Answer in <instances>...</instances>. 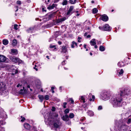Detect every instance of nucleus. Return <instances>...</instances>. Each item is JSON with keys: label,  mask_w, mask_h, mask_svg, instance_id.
Returning a JSON list of instances; mask_svg holds the SVG:
<instances>
[{"label": "nucleus", "mask_w": 131, "mask_h": 131, "mask_svg": "<svg viewBox=\"0 0 131 131\" xmlns=\"http://www.w3.org/2000/svg\"><path fill=\"white\" fill-rule=\"evenodd\" d=\"M120 95H118V96L113 97L111 100V102L114 107L119 106H121V101L122 99L121 96L125 95H127L129 94L130 91L129 89H125L123 91H121Z\"/></svg>", "instance_id": "f257e3e1"}, {"label": "nucleus", "mask_w": 131, "mask_h": 131, "mask_svg": "<svg viewBox=\"0 0 131 131\" xmlns=\"http://www.w3.org/2000/svg\"><path fill=\"white\" fill-rule=\"evenodd\" d=\"M9 59L15 63H20L22 61L18 58L15 57H10Z\"/></svg>", "instance_id": "f03ea898"}, {"label": "nucleus", "mask_w": 131, "mask_h": 131, "mask_svg": "<svg viewBox=\"0 0 131 131\" xmlns=\"http://www.w3.org/2000/svg\"><path fill=\"white\" fill-rule=\"evenodd\" d=\"M110 95L111 94L110 92H104L102 95V96L103 100H107L108 99Z\"/></svg>", "instance_id": "7ed1b4c3"}, {"label": "nucleus", "mask_w": 131, "mask_h": 131, "mask_svg": "<svg viewBox=\"0 0 131 131\" xmlns=\"http://www.w3.org/2000/svg\"><path fill=\"white\" fill-rule=\"evenodd\" d=\"M74 8V6H70L67 13L66 15L68 16H70L73 13L72 11Z\"/></svg>", "instance_id": "20e7f679"}, {"label": "nucleus", "mask_w": 131, "mask_h": 131, "mask_svg": "<svg viewBox=\"0 0 131 131\" xmlns=\"http://www.w3.org/2000/svg\"><path fill=\"white\" fill-rule=\"evenodd\" d=\"M68 47V45H66L65 46H63L61 49V52L64 53H66L67 52V48Z\"/></svg>", "instance_id": "39448f33"}, {"label": "nucleus", "mask_w": 131, "mask_h": 131, "mask_svg": "<svg viewBox=\"0 0 131 131\" xmlns=\"http://www.w3.org/2000/svg\"><path fill=\"white\" fill-rule=\"evenodd\" d=\"M100 18L102 19V20L104 21H106L108 20V17L105 15H103L101 17H100Z\"/></svg>", "instance_id": "423d86ee"}, {"label": "nucleus", "mask_w": 131, "mask_h": 131, "mask_svg": "<svg viewBox=\"0 0 131 131\" xmlns=\"http://www.w3.org/2000/svg\"><path fill=\"white\" fill-rule=\"evenodd\" d=\"M18 53V51L16 49H11L10 53L13 55H16Z\"/></svg>", "instance_id": "0eeeda50"}, {"label": "nucleus", "mask_w": 131, "mask_h": 131, "mask_svg": "<svg viewBox=\"0 0 131 131\" xmlns=\"http://www.w3.org/2000/svg\"><path fill=\"white\" fill-rule=\"evenodd\" d=\"M103 29L105 31H110L111 29L108 25L106 24L104 26Z\"/></svg>", "instance_id": "6e6552de"}, {"label": "nucleus", "mask_w": 131, "mask_h": 131, "mask_svg": "<svg viewBox=\"0 0 131 131\" xmlns=\"http://www.w3.org/2000/svg\"><path fill=\"white\" fill-rule=\"evenodd\" d=\"M6 57L4 56L0 55V62H4L6 60Z\"/></svg>", "instance_id": "1a4fd4ad"}, {"label": "nucleus", "mask_w": 131, "mask_h": 131, "mask_svg": "<svg viewBox=\"0 0 131 131\" xmlns=\"http://www.w3.org/2000/svg\"><path fill=\"white\" fill-rule=\"evenodd\" d=\"M63 120L65 121H68L69 120V117L67 114H66L64 116H63L62 117Z\"/></svg>", "instance_id": "9d476101"}, {"label": "nucleus", "mask_w": 131, "mask_h": 131, "mask_svg": "<svg viewBox=\"0 0 131 131\" xmlns=\"http://www.w3.org/2000/svg\"><path fill=\"white\" fill-rule=\"evenodd\" d=\"M66 19V17H64L61 18L57 20V23H59L65 20Z\"/></svg>", "instance_id": "9b49d317"}, {"label": "nucleus", "mask_w": 131, "mask_h": 131, "mask_svg": "<svg viewBox=\"0 0 131 131\" xmlns=\"http://www.w3.org/2000/svg\"><path fill=\"white\" fill-rule=\"evenodd\" d=\"M95 40L94 39H93L91 40L90 42V43L91 45L94 46L96 45V43L95 41Z\"/></svg>", "instance_id": "f8f14e48"}, {"label": "nucleus", "mask_w": 131, "mask_h": 131, "mask_svg": "<svg viewBox=\"0 0 131 131\" xmlns=\"http://www.w3.org/2000/svg\"><path fill=\"white\" fill-rule=\"evenodd\" d=\"M24 126L25 128L27 129H29L30 128V125L27 123H25L24 124Z\"/></svg>", "instance_id": "ddd939ff"}, {"label": "nucleus", "mask_w": 131, "mask_h": 131, "mask_svg": "<svg viewBox=\"0 0 131 131\" xmlns=\"http://www.w3.org/2000/svg\"><path fill=\"white\" fill-rule=\"evenodd\" d=\"M5 85L2 82H0V90H2L4 89Z\"/></svg>", "instance_id": "4468645a"}, {"label": "nucleus", "mask_w": 131, "mask_h": 131, "mask_svg": "<svg viewBox=\"0 0 131 131\" xmlns=\"http://www.w3.org/2000/svg\"><path fill=\"white\" fill-rule=\"evenodd\" d=\"M54 126V127L56 128H58L59 127L60 125L59 123L58 122H57L56 123H54L53 124Z\"/></svg>", "instance_id": "2eb2a0df"}, {"label": "nucleus", "mask_w": 131, "mask_h": 131, "mask_svg": "<svg viewBox=\"0 0 131 131\" xmlns=\"http://www.w3.org/2000/svg\"><path fill=\"white\" fill-rule=\"evenodd\" d=\"M3 43L4 45H7L8 43V41L7 40L5 39L3 40Z\"/></svg>", "instance_id": "dca6fc26"}, {"label": "nucleus", "mask_w": 131, "mask_h": 131, "mask_svg": "<svg viewBox=\"0 0 131 131\" xmlns=\"http://www.w3.org/2000/svg\"><path fill=\"white\" fill-rule=\"evenodd\" d=\"M34 30V28L32 27L30 28L27 30V31L29 33L32 32Z\"/></svg>", "instance_id": "f3484780"}, {"label": "nucleus", "mask_w": 131, "mask_h": 131, "mask_svg": "<svg viewBox=\"0 0 131 131\" xmlns=\"http://www.w3.org/2000/svg\"><path fill=\"white\" fill-rule=\"evenodd\" d=\"M17 43V40L15 39H14L13 40L12 45L14 46H15L16 45Z\"/></svg>", "instance_id": "a211bd4d"}, {"label": "nucleus", "mask_w": 131, "mask_h": 131, "mask_svg": "<svg viewBox=\"0 0 131 131\" xmlns=\"http://www.w3.org/2000/svg\"><path fill=\"white\" fill-rule=\"evenodd\" d=\"M38 97L40 100L41 102H42L43 100L44 99V97L43 96V95H39Z\"/></svg>", "instance_id": "6ab92c4d"}, {"label": "nucleus", "mask_w": 131, "mask_h": 131, "mask_svg": "<svg viewBox=\"0 0 131 131\" xmlns=\"http://www.w3.org/2000/svg\"><path fill=\"white\" fill-rule=\"evenodd\" d=\"M74 45H75L76 46H77V43L75 42L74 41H73L72 42V44H71V48H73L74 47Z\"/></svg>", "instance_id": "aec40b11"}, {"label": "nucleus", "mask_w": 131, "mask_h": 131, "mask_svg": "<svg viewBox=\"0 0 131 131\" xmlns=\"http://www.w3.org/2000/svg\"><path fill=\"white\" fill-rule=\"evenodd\" d=\"M23 89H21L20 90V91H21L20 92V93L22 94H23L25 93V92L26 91L25 90H24L25 88L24 87H23Z\"/></svg>", "instance_id": "412c9836"}, {"label": "nucleus", "mask_w": 131, "mask_h": 131, "mask_svg": "<svg viewBox=\"0 0 131 131\" xmlns=\"http://www.w3.org/2000/svg\"><path fill=\"white\" fill-rule=\"evenodd\" d=\"M99 49L101 51H103L104 50V48L102 46H100V47Z\"/></svg>", "instance_id": "4be33fe9"}, {"label": "nucleus", "mask_w": 131, "mask_h": 131, "mask_svg": "<svg viewBox=\"0 0 131 131\" xmlns=\"http://www.w3.org/2000/svg\"><path fill=\"white\" fill-rule=\"evenodd\" d=\"M124 72V71L122 69H121L120 71L118 72V75L119 76L121 75Z\"/></svg>", "instance_id": "5701e85b"}, {"label": "nucleus", "mask_w": 131, "mask_h": 131, "mask_svg": "<svg viewBox=\"0 0 131 131\" xmlns=\"http://www.w3.org/2000/svg\"><path fill=\"white\" fill-rule=\"evenodd\" d=\"M76 0H69V2L70 3L72 4H74L76 3Z\"/></svg>", "instance_id": "b1692460"}, {"label": "nucleus", "mask_w": 131, "mask_h": 131, "mask_svg": "<svg viewBox=\"0 0 131 131\" xmlns=\"http://www.w3.org/2000/svg\"><path fill=\"white\" fill-rule=\"evenodd\" d=\"M74 116V114L73 113H70L69 116V117L71 118H73Z\"/></svg>", "instance_id": "393cba45"}, {"label": "nucleus", "mask_w": 131, "mask_h": 131, "mask_svg": "<svg viewBox=\"0 0 131 131\" xmlns=\"http://www.w3.org/2000/svg\"><path fill=\"white\" fill-rule=\"evenodd\" d=\"M98 11L97 9L96 8H94L93 9L92 12L94 14L96 13Z\"/></svg>", "instance_id": "a878e982"}, {"label": "nucleus", "mask_w": 131, "mask_h": 131, "mask_svg": "<svg viewBox=\"0 0 131 131\" xmlns=\"http://www.w3.org/2000/svg\"><path fill=\"white\" fill-rule=\"evenodd\" d=\"M68 3V1L66 0H65L62 3V4L63 5H66Z\"/></svg>", "instance_id": "bb28decb"}, {"label": "nucleus", "mask_w": 131, "mask_h": 131, "mask_svg": "<svg viewBox=\"0 0 131 131\" xmlns=\"http://www.w3.org/2000/svg\"><path fill=\"white\" fill-rule=\"evenodd\" d=\"M92 99L90 98L89 99V100L90 101H94V99H95V96L94 95H92Z\"/></svg>", "instance_id": "cd10ccee"}, {"label": "nucleus", "mask_w": 131, "mask_h": 131, "mask_svg": "<svg viewBox=\"0 0 131 131\" xmlns=\"http://www.w3.org/2000/svg\"><path fill=\"white\" fill-rule=\"evenodd\" d=\"M69 110L68 109H66L64 111V113L66 114L68 113L69 112Z\"/></svg>", "instance_id": "c85d7f7f"}, {"label": "nucleus", "mask_w": 131, "mask_h": 131, "mask_svg": "<svg viewBox=\"0 0 131 131\" xmlns=\"http://www.w3.org/2000/svg\"><path fill=\"white\" fill-rule=\"evenodd\" d=\"M69 101L71 102L70 103L71 104H73L74 102V101L71 98H70L69 99Z\"/></svg>", "instance_id": "c756f323"}, {"label": "nucleus", "mask_w": 131, "mask_h": 131, "mask_svg": "<svg viewBox=\"0 0 131 131\" xmlns=\"http://www.w3.org/2000/svg\"><path fill=\"white\" fill-rule=\"evenodd\" d=\"M47 9H53V7H52V5L51 6H49L47 7Z\"/></svg>", "instance_id": "7c9ffc66"}, {"label": "nucleus", "mask_w": 131, "mask_h": 131, "mask_svg": "<svg viewBox=\"0 0 131 131\" xmlns=\"http://www.w3.org/2000/svg\"><path fill=\"white\" fill-rule=\"evenodd\" d=\"M18 26L16 24H15L14 25V29H15L16 30H17L18 29V28L17 27H18Z\"/></svg>", "instance_id": "2f4dec72"}, {"label": "nucleus", "mask_w": 131, "mask_h": 131, "mask_svg": "<svg viewBox=\"0 0 131 131\" xmlns=\"http://www.w3.org/2000/svg\"><path fill=\"white\" fill-rule=\"evenodd\" d=\"M49 97V96L48 95H46L45 96V99L46 100H48Z\"/></svg>", "instance_id": "473e14b6"}, {"label": "nucleus", "mask_w": 131, "mask_h": 131, "mask_svg": "<svg viewBox=\"0 0 131 131\" xmlns=\"http://www.w3.org/2000/svg\"><path fill=\"white\" fill-rule=\"evenodd\" d=\"M21 117L22 118V119L21 120V122H23L26 119L25 117H23L22 116H21Z\"/></svg>", "instance_id": "72a5a7b5"}, {"label": "nucleus", "mask_w": 131, "mask_h": 131, "mask_svg": "<svg viewBox=\"0 0 131 131\" xmlns=\"http://www.w3.org/2000/svg\"><path fill=\"white\" fill-rule=\"evenodd\" d=\"M81 99L83 101V103L85 102V100L84 97L83 96H81Z\"/></svg>", "instance_id": "f704fd0d"}, {"label": "nucleus", "mask_w": 131, "mask_h": 131, "mask_svg": "<svg viewBox=\"0 0 131 131\" xmlns=\"http://www.w3.org/2000/svg\"><path fill=\"white\" fill-rule=\"evenodd\" d=\"M131 122V118H129L128 119V121L127 122V123L129 124Z\"/></svg>", "instance_id": "c9c22d12"}, {"label": "nucleus", "mask_w": 131, "mask_h": 131, "mask_svg": "<svg viewBox=\"0 0 131 131\" xmlns=\"http://www.w3.org/2000/svg\"><path fill=\"white\" fill-rule=\"evenodd\" d=\"M67 104V103L66 102H64L63 103V107L64 108H65L66 107V105Z\"/></svg>", "instance_id": "e433bc0d"}, {"label": "nucleus", "mask_w": 131, "mask_h": 131, "mask_svg": "<svg viewBox=\"0 0 131 131\" xmlns=\"http://www.w3.org/2000/svg\"><path fill=\"white\" fill-rule=\"evenodd\" d=\"M52 7H53L54 8V7H56L57 6V5L56 4H53L52 5Z\"/></svg>", "instance_id": "4c0bfd02"}, {"label": "nucleus", "mask_w": 131, "mask_h": 131, "mask_svg": "<svg viewBox=\"0 0 131 131\" xmlns=\"http://www.w3.org/2000/svg\"><path fill=\"white\" fill-rule=\"evenodd\" d=\"M81 39V38L80 37H78V42H80L81 41L80 40V39Z\"/></svg>", "instance_id": "58836bf2"}, {"label": "nucleus", "mask_w": 131, "mask_h": 131, "mask_svg": "<svg viewBox=\"0 0 131 131\" xmlns=\"http://www.w3.org/2000/svg\"><path fill=\"white\" fill-rule=\"evenodd\" d=\"M17 3L18 4L20 5L21 4V2L19 1H18L17 2Z\"/></svg>", "instance_id": "ea45409f"}, {"label": "nucleus", "mask_w": 131, "mask_h": 131, "mask_svg": "<svg viewBox=\"0 0 131 131\" xmlns=\"http://www.w3.org/2000/svg\"><path fill=\"white\" fill-rule=\"evenodd\" d=\"M56 108L54 107H52V111H54L55 110Z\"/></svg>", "instance_id": "a19ab883"}, {"label": "nucleus", "mask_w": 131, "mask_h": 131, "mask_svg": "<svg viewBox=\"0 0 131 131\" xmlns=\"http://www.w3.org/2000/svg\"><path fill=\"white\" fill-rule=\"evenodd\" d=\"M102 106H100L98 108V110H101L102 109Z\"/></svg>", "instance_id": "79ce46f5"}, {"label": "nucleus", "mask_w": 131, "mask_h": 131, "mask_svg": "<svg viewBox=\"0 0 131 131\" xmlns=\"http://www.w3.org/2000/svg\"><path fill=\"white\" fill-rule=\"evenodd\" d=\"M56 46L55 45H51L50 46V48H55V47Z\"/></svg>", "instance_id": "37998d69"}, {"label": "nucleus", "mask_w": 131, "mask_h": 131, "mask_svg": "<svg viewBox=\"0 0 131 131\" xmlns=\"http://www.w3.org/2000/svg\"><path fill=\"white\" fill-rule=\"evenodd\" d=\"M58 44L59 45H61L62 43L60 41H58Z\"/></svg>", "instance_id": "c03bdc74"}, {"label": "nucleus", "mask_w": 131, "mask_h": 131, "mask_svg": "<svg viewBox=\"0 0 131 131\" xmlns=\"http://www.w3.org/2000/svg\"><path fill=\"white\" fill-rule=\"evenodd\" d=\"M21 85H20L19 84H18L16 86L17 87H19V86H21Z\"/></svg>", "instance_id": "a18cd8bd"}, {"label": "nucleus", "mask_w": 131, "mask_h": 131, "mask_svg": "<svg viewBox=\"0 0 131 131\" xmlns=\"http://www.w3.org/2000/svg\"><path fill=\"white\" fill-rule=\"evenodd\" d=\"M88 34V33L87 32H86L85 33L84 35L85 36H86Z\"/></svg>", "instance_id": "49530a36"}, {"label": "nucleus", "mask_w": 131, "mask_h": 131, "mask_svg": "<svg viewBox=\"0 0 131 131\" xmlns=\"http://www.w3.org/2000/svg\"><path fill=\"white\" fill-rule=\"evenodd\" d=\"M91 37V35H88L87 36L88 38H89Z\"/></svg>", "instance_id": "de8ad7c7"}, {"label": "nucleus", "mask_w": 131, "mask_h": 131, "mask_svg": "<svg viewBox=\"0 0 131 131\" xmlns=\"http://www.w3.org/2000/svg\"><path fill=\"white\" fill-rule=\"evenodd\" d=\"M65 61H66V60H64L62 62V63L63 64H65V63H64Z\"/></svg>", "instance_id": "09e8293b"}, {"label": "nucleus", "mask_w": 131, "mask_h": 131, "mask_svg": "<svg viewBox=\"0 0 131 131\" xmlns=\"http://www.w3.org/2000/svg\"><path fill=\"white\" fill-rule=\"evenodd\" d=\"M54 87H52L51 88V90H53L54 89Z\"/></svg>", "instance_id": "8fccbe9b"}, {"label": "nucleus", "mask_w": 131, "mask_h": 131, "mask_svg": "<svg viewBox=\"0 0 131 131\" xmlns=\"http://www.w3.org/2000/svg\"><path fill=\"white\" fill-rule=\"evenodd\" d=\"M94 48H95V49H96L97 48V45H95L94 46Z\"/></svg>", "instance_id": "3c124183"}, {"label": "nucleus", "mask_w": 131, "mask_h": 131, "mask_svg": "<svg viewBox=\"0 0 131 131\" xmlns=\"http://www.w3.org/2000/svg\"><path fill=\"white\" fill-rule=\"evenodd\" d=\"M101 42L100 41H98L97 42V43L98 44H101Z\"/></svg>", "instance_id": "603ef678"}, {"label": "nucleus", "mask_w": 131, "mask_h": 131, "mask_svg": "<svg viewBox=\"0 0 131 131\" xmlns=\"http://www.w3.org/2000/svg\"><path fill=\"white\" fill-rule=\"evenodd\" d=\"M34 69H35L36 70V71H37L38 70V69H37V68H35V67H34Z\"/></svg>", "instance_id": "864d4df0"}, {"label": "nucleus", "mask_w": 131, "mask_h": 131, "mask_svg": "<svg viewBox=\"0 0 131 131\" xmlns=\"http://www.w3.org/2000/svg\"><path fill=\"white\" fill-rule=\"evenodd\" d=\"M52 93H54V91L53 90H52Z\"/></svg>", "instance_id": "5fc2aeb1"}, {"label": "nucleus", "mask_w": 131, "mask_h": 131, "mask_svg": "<svg viewBox=\"0 0 131 131\" xmlns=\"http://www.w3.org/2000/svg\"><path fill=\"white\" fill-rule=\"evenodd\" d=\"M86 45H84V47L85 48H86Z\"/></svg>", "instance_id": "6e6d98bb"}, {"label": "nucleus", "mask_w": 131, "mask_h": 131, "mask_svg": "<svg viewBox=\"0 0 131 131\" xmlns=\"http://www.w3.org/2000/svg\"><path fill=\"white\" fill-rule=\"evenodd\" d=\"M90 54L91 56H92V53H91V52H90Z\"/></svg>", "instance_id": "4d7b16f0"}, {"label": "nucleus", "mask_w": 131, "mask_h": 131, "mask_svg": "<svg viewBox=\"0 0 131 131\" xmlns=\"http://www.w3.org/2000/svg\"><path fill=\"white\" fill-rule=\"evenodd\" d=\"M84 120V119H81V121H82Z\"/></svg>", "instance_id": "13d9d810"}, {"label": "nucleus", "mask_w": 131, "mask_h": 131, "mask_svg": "<svg viewBox=\"0 0 131 131\" xmlns=\"http://www.w3.org/2000/svg\"><path fill=\"white\" fill-rule=\"evenodd\" d=\"M46 57L48 58V59H49V56H46Z\"/></svg>", "instance_id": "bf43d9fd"}, {"label": "nucleus", "mask_w": 131, "mask_h": 131, "mask_svg": "<svg viewBox=\"0 0 131 131\" xmlns=\"http://www.w3.org/2000/svg\"><path fill=\"white\" fill-rule=\"evenodd\" d=\"M94 2L93 1H91V3H94Z\"/></svg>", "instance_id": "052dcab7"}, {"label": "nucleus", "mask_w": 131, "mask_h": 131, "mask_svg": "<svg viewBox=\"0 0 131 131\" xmlns=\"http://www.w3.org/2000/svg\"><path fill=\"white\" fill-rule=\"evenodd\" d=\"M30 86L29 85H28L27 86V88H30Z\"/></svg>", "instance_id": "680f3d73"}, {"label": "nucleus", "mask_w": 131, "mask_h": 131, "mask_svg": "<svg viewBox=\"0 0 131 131\" xmlns=\"http://www.w3.org/2000/svg\"><path fill=\"white\" fill-rule=\"evenodd\" d=\"M56 50V48H54V50Z\"/></svg>", "instance_id": "e2e57ef3"}, {"label": "nucleus", "mask_w": 131, "mask_h": 131, "mask_svg": "<svg viewBox=\"0 0 131 131\" xmlns=\"http://www.w3.org/2000/svg\"><path fill=\"white\" fill-rule=\"evenodd\" d=\"M81 128L82 129H84V128L83 127H81Z\"/></svg>", "instance_id": "0e129e2a"}, {"label": "nucleus", "mask_w": 131, "mask_h": 131, "mask_svg": "<svg viewBox=\"0 0 131 131\" xmlns=\"http://www.w3.org/2000/svg\"><path fill=\"white\" fill-rule=\"evenodd\" d=\"M2 128V129H3V131H4V128Z\"/></svg>", "instance_id": "69168bd1"}, {"label": "nucleus", "mask_w": 131, "mask_h": 131, "mask_svg": "<svg viewBox=\"0 0 131 131\" xmlns=\"http://www.w3.org/2000/svg\"><path fill=\"white\" fill-rule=\"evenodd\" d=\"M42 10H43V11H45V12L46 11V10H43V8H42Z\"/></svg>", "instance_id": "338daca9"}, {"label": "nucleus", "mask_w": 131, "mask_h": 131, "mask_svg": "<svg viewBox=\"0 0 131 131\" xmlns=\"http://www.w3.org/2000/svg\"><path fill=\"white\" fill-rule=\"evenodd\" d=\"M61 87H60L59 89H60V90L61 89Z\"/></svg>", "instance_id": "774afa93"}]
</instances>
